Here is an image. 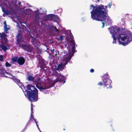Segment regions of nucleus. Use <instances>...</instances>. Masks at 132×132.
Segmentation results:
<instances>
[{
  "mask_svg": "<svg viewBox=\"0 0 132 132\" xmlns=\"http://www.w3.org/2000/svg\"><path fill=\"white\" fill-rule=\"evenodd\" d=\"M58 74L60 75V76L57 78V81L59 82H63V84L65 82V80L66 79V77H65L64 76L61 75V74L58 73Z\"/></svg>",
  "mask_w": 132,
  "mask_h": 132,
  "instance_id": "13",
  "label": "nucleus"
},
{
  "mask_svg": "<svg viewBox=\"0 0 132 132\" xmlns=\"http://www.w3.org/2000/svg\"><path fill=\"white\" fill-rule=\"evenodd\" d=\"M50 29L52 30L53 31L56 32L57 33L58 32L57 29L56 28L55 26H54L53 25H51L49 27Z\"/></svg>",
  "mask_w": 132,
  "mask_h": 132,
  "instance_id": "19",
  "label": "nucleus"
},
{
  "mask_svg": "<svg viewBox=\"0 0 132 132\" xmlns=\"http://www.w3.org/2000/svg\"><path fill=\"white\" fill-rule=\"evenodd\" d=\"M53 14H48V20L52 21Z\"/></svg>",
  "mask_w": 132,
  "mask_h": 132,
  "instance_id": "31",
  "label": "nucleus"
},
{
  "mask_svg": "<svg viewBox=\"0 0 132 132\" xmlns=\"http://www.w3.org/2000/svg\"><path fill=\"white\" fill-rule=\"evenodd\" d=\"M5 65L6 67H10L11 66V64L8 62H6L5 63Z\"/></svg>",
  "mask_w": 132,
  "mask_h": 132,
  "instance_id": "33",
  "label": "nucleus"
},
{
  "mask_svg": "<svg viewBox=\"0 0 132 132\" xmlns=\"http://www.w3.org/2000/svg\"><path fill=\"white\" fill-rule=\"evenodd\" d=\"M100 1V0H97L96 2L97 3V2H99Z\"/></svg>",
  "mask_w": 132,
  "mask_h": 132,
  "instance_id": "52",
  "label": "nucleus"
},
{
  "mask_svg": "<svg viewBox=\"0 0 132 132\" xmlns=\"http://www.w3.org/2000/svg\"><path fill=\"white\" fill-rule=\"evenodd\" d=\"M112 5V3H109L107 5V6L110 9L111 8Z\"/></svg>",
  "mask_w": 132,
  "mask_h": 132,
  "instance_id": "35",
  "label": "nucleus"
},
{
  "mask_svg": "<svg viewBox=\"0 0 132 132\" xmlns=\"http://www.w3.org/2000/svg\"><path fill=\"white\" fill-rule=\"evenodd\" d=\"M121 22H120V24L121 25H123L125 24V20L122 18L121 20Z\"/></svg>",
  "mask_w": 132,
  "mask_h": 132,
  "instance_id": "32",
  "label": "nucleus"
},
{
  "mask_svg": "<svg viewBox=\"0 0 132 132\" xmlns=\"http://www.w3.org/2000/svg\"><path fill=\"white\" fill-rule=\"evenodd\" d=\"M69 36L71 40V43L69 44L67 46V48L68 52L67 53L68 54L65 56L69 58L70 57V59H71L74 53L77 51L75 50V49L76 47H77V45L75 44V40L73 39V36L71 32H70Z\"/></svg>",
  "mask_w": 132,
  "mask_h": 132,
  "instance_id": "6",
  "label": "nucleus"
},
{
  "mask_svg": "<svg viewBox=\"0 0 132 132\" xmlns=\"http://www.w3.org/2000/svg\"><path fill=\"white\" fill-rule=\"evenodd\" d=\"M102 80L104 86L107 89H111L112 88V86L111 85V84L112 82V81L110 79L109 77L108 74H105L103 76Z\"/></svg>",
  "mask_w": 132,
  "mask_h": 132,
  "instance_id": "8",
  "label": "nucleus"
},
{
  "mask_svg": "<svg viewBox=\"0 0 132 132\" xmlns=\"http://www.w3.org/2000/svg\"><path fill=\"white\" fill-rule=\"evenodd\" d=\"M8 78H11L13 79L15 82H16L20 87H23L24 85L21 82L20 80L16 78L15 77V76H13V75L11 73L9 75Z\"/></svg>",
  "mask_w": 132,
  "mask_h": 132,
  "instance_id": "11",
  "label": "nucleus"
},
{
  "mask_svg": "<svg viewBox=\"0 0 132 132\" xmlns=\"http://www.w3.org/2000/svg\"><path fill=\"white\" fill-rule=\"evenodd\" d=\"M42 132L41 131V132Z\"/></svg>",
  "mask_w": 132,
  "mask_h": 132,
  "instance_id": "59",
  "label": "nucleus"
},
{
  "mask_svg": "<svg viewBox=\"0 0 132 132\" xmlns=\"http://www.w3.org/2000/svg\"><path fill=\"white\" fill-rule=\"evenodd\" d=\"M34 118L33 116V114H32V113H31L30 117L29 120V121H30L32 120V119H34Z\"/></svg>",
  "mask_w": 132,
  "mask_h": 132,
  "instance_id": "34",
  "label": "nucleus"
},
{
  "mask_svg": "<svg viewBox=\"0 0 132 132\" xmlns=\"http://www.w3.org/2000/svg\"><path fill=\"white\" fill-rule=\"evenodd\" d=\"M108 6H104L101 4L94 6L93 4L90 6V9L92 10L90 13L91 16L102 15L104 18L106 16V14H107L108 11L107 9Z\"/></svg>",
  "mask_w": 132,
  "mask_h": 132,
  "instance_id": "4",
  "label": "nucleus"
},
{
  "mask_svg": "<svg viewBox=\"0 0 132 132\" xmlns=\"http://www.w3.org/2000/svg\"><path fill=\"white\" fill-rule=\"evenodd\" d=\"M27 78L29 81H34V80L35 77L31 75H29L28 76Z\"/></svg>",
  "mask_w": 132,
  "mask_h": 132,
  "instance_id": "21",
  "label": "nucleus"
},
{
  "mask_svg": "<svg viewBox=\"0 0 132 132\" xmlns=\"http://www.w3.org/2000/svg\"><path fill=\"white\" fill-rule=\"evenodd\" d=\"M17 72H18V73H19V71H17Z\"/></svg>",
  "mask_w": 132,
  "mask_h": 132,
  "instance_id": "54",
  "label": "nucleus"
},
{
  "mask_svg": "<svg viewBox=\"0 0 132 132\" xmlns=\"http://www.w3.org/2000/svg\"><path fill=\"white\" fill-rule=\"evenodd\" d=\"M6 37V35L5 33L3 32L2 34L0 33V37L1 38H5Z\"/></svg>",
  "mask_w": 132,
  "mask_h": 132,
  "instance_id": "29",
  "label": "nucleus"
},
{
  "mask_svg": "<svg viewBox=\"0 0 132 132\" xmlns=\"http://www.w3.org/2000/svg\"><path fill=\"white\" fill-rule=\"evenodd\" d=\"M23 12L27 14L30 15L32 17V20L35 25L37 26H40L47 27V25L45 23L40 20V13L39 9L37 8V10L33 11L30 9H27L23 10Z\"/></svg>",
  "mask_w": 132,
  "mask_h": 132,
  "instance_id": "3",
  "label": "nucleus"
},
{
  "mask_svg": "<svg viewBox=\"0 0 132 132\" xmlns=\"http://www.w3.org/2000/svg\"><path fill=\"white\" fill-rule=\"evenodd\" d=\"M19 57L15 56L12 58V61L13 62H16L17 63Z\"/></svg>",
  "mask_w": 132,
  "mask_h": 132,
  "instance_id": "27",
  "label": "nucleus"
},
{
  "mask_svg": "<svg viewBox=\"0 0 132 132\" xmlns=\"http://www.w3.org/2000/svg\"><path fill=\"white\" fill-rule=\"evenodd\" d=\"M44 92V93L45 94H46L47 91L46 89H45L43 90V92Z\"/></svg>",
  "mask_w": 132,
  "mask_h": 132,
  "instance_id": "40",
  "label": "nucleus"
},
{
  "mask_svg": "<svg viewBox=\"0 0 132 132\" xmlns=\"http://www.w3.org/2000/svg\"><path fill=\"white\" fill-rule=\"evenodd\" d=\"M70 60V57L69 58L65 56L61 62L58 65L56 70L59 71L62 70L64 69L65 65Z\"/></svg>",
  "mask_w": 132,
  "mask_h": 132,
  "instance_id": "9",
  "label": "nucleus"
},
{
  "mask_svg": "<svg viewBox=\"0 0 132 132\" xmlns=\"http://www.w3.org/2000/svg\"><path fill=\"white\" fill-rule=\"evenodd\" d=\"M63 130H65V129H63Z\"/></svg>",
  "mask_w": 132,
  "mask_h": 132,
  "instance_id": "58",
  "label": "nucleus"
},
{
  "mask_svg": "<svg viewBox=\"0 0 132 132\" xmlns=\"http://www.w3.org/2000/svg\"><path fill=\"white\" fill-rule=\"evenodd\" d=\"M4 44H0V50H1V48L2 50L5 52L8 49L7 47Z\"/></svg>",
  "mask_w": 132,
  "mask_h": 132,
  "instance_id": "18",
  "label": "nucleus"
},
{
  "mask_svg": "<svg viewBox=\"0 0 132 132\" xmlns=\"http://www.w3.org/2000/svg\"><path fill=\"white\" fill-rule=\"evenodd\" d=\"M62 9L61 8H60V9H58L57 10V11H58V13L59 12H62Z\"/></svg>",
  "mask_w": 132,
  "mask_h": 132,
  "instance_id": "38",
  "label": "nucleus"
},
{
  "mask_svg": "<svg viewBox=\"0 0 132 132\" xmlns=\"http://www.w3.org/2000/svg\"><path fill=\"white\" fill-rule=\"evenodd\" d=\"M36 126H37V127L38 129V130H40V129H39V127H38V125Z\"/></svg>",
  "mask_w": 132,
  "mask_h": 132,
  "instance_id": "48",
  "label": "nucleus"
},
{
  "mask_svg": "<svg viewBox=\"0 0 132 132\" xmlns=\"http://www.w3.org/2000/svg\"><path fill=\"white\" fill-rule=\"evenodd\" d=\"M4 28L5 32L6 33H8V30H9V29L7 27V25L6 24V21H5L4 22Z\"/></svg>",
  "mask_w": 132,
  "mask_h": 132,
  "instance_id": "22",
  "label": "nucleus"
},
{
  "mask_svg": "<svg viewBox=\"0 0 132 132\" xmlns=\"http://www.w3.org/2000/svg\"><path fill=\"white\" fill-rule=\"evenodd\" d=\"M27 5H28V4H27Z\"/></svg>",
  "mask_w": 132,
  "mask_h": 132,
  "instance_id": "57",
  "label": "nucleus"
},
{
  "mask_svg": "<svg viewBox=\"0 0 132 132\" xmlns=\"http://www.w3.org/2000/svg\"><path fill=\"white\" fill-rule=\"evenodd\" d=\"M3 59V58L2 55H0V61H2Z\"/></svg>",
  "mask_w": 132,
  "mask_h": 132,
  "instance_id": "37",
  "label": "nucleus"
},
{
  "mask_svg": "<svg viewBox=\"0 0 132 132\" xmlns=\"http://www.w3.org/2000/svg\"><path fill=\"white\" fill-rule=\"evenodd\" d=\"M2 77H8V76H4V75H2Z\"/></svg>",
  "mask_w": 132,
  "mask_h": 132,
  "instance_id": "46",
  "label": "nucleus"
},
{
  "mask_svg": "<svg viewBox=\"0 0 132 132\" xmlns=\"http://www.w3.org/2000/svg\"><path fill=\"white\" fill-rule=\"evenodd\" d=\"M17 1L16 0H12L8 3L10 9L13 8L14 6H16Z\"/></svg>",
  "mask_w": 132,
  "mask_h": 132,
  "instance_id": "14",
  "label": "nucleus"
},
{
  "mask_svg": "<svg viewBox=\"0 0 132 132\" xmlns=\"http://www.w3.org/2000/svg\"><path fill=\"white\" fill-rule=\"evenodd\" d=\"M3 1L4 2V3H5V2L6 1V0H3ZM9 1H10L11 0H9Z\"/></svg>",
  "mask_w": 132,
  "mask_h": 132,
  "instance_id": "50",
  "label": "nucleus"
},
{
  "mask_svg": "<svg viewBox=\"0 0 132 132\" xmlns=\"http://www.w3.org/2000/svg\"><path fill=\"white\" fill-rule=\"evenodd\" d=\"M39 130L40 131V132H41V130H40H40Z\"/></svg>",
  "mask_w": 132,
  "mask_h": 132,
  "instance_id": "55",
  "label": "nucleus"
},
{
  "mask_svg": "<svg viewBox=\"0 0 132 132\" xmlns=\"http://www.w3.org/2000/svg\"><path fill=\"white\" fill-rule=\"evenodd\" d=\"M48 15L43 16V20L45 22L48 20Z\"/></svg>",
  "mask_w": 132,
  "mask_h": 132,
  "instance_id": "30",
  "label": "nucleus"
},
{
  "mask_svg": "<svg viewBox=\"0 0 132 132\" xmlns=\"http://www.w3.org/2000/svg\"><path fill=\"white\" fill-rule=\"evenodd\" d=\"M63 37L61 35L60 37V39L62 41L63 40Z\"/></svg>",
  "mask_w": 132,
  "mask_h": 132,
  "instance_id": "39",
  "label": "nucleus"
},
{
  "mask_svg": "<svg viewBox=\"0 0 132 132\" xmlns=\"http://www.w3.org/2000/svg\"><path fill=\"white\" fill-rule=\"evenodd\" d=\"M34 82L36 85V87L39 89L41 92H43V90L45 89H46L53 87L55 83V82H53L52 83L51 85L48 87L46 86L42 87L41 86L42 82L41 78L38 77L36 78L35 79L34 78Z\"/></svg>",
  "mask_w": 132,
  "mask_h": 132,
  "instance_id": "7",
  "label": "nucleus"
},
{
  "mask_svg": "<svg viewBox=\"0 0 132 132\" xmlns=\"http://www.w3.org/2000/svg\"><path fill=\"white\" fill-rule=\"evenodd\" d=\"M23 91L24 95L31 102H36L38 100V92L37 89L34 86L28 84L24 86Z\"/></svg>",
  "mask_w": 132,
  "mask_h": 132,
  "instance_id": "2",
  "label": "nucleus"
},
{
  "mask_svg": "<svg viewBox=\"0 0 132 132\" xmlns=\"http://www.w3.org/2000/svg\"><path fill=\"white\" fill-rule=\"evenodd\" d=\"M94 69H92L90 70V72H91L93 73L94 72Z\"/></svg>",
  "mask_w": 132,
  "mask_h": 132,
  "instance_id": "41",
  "label": "nucleus"
},
{
  "mask_svg": "<svg viewBox=\"0 0 132 132\" xmlns=\"http://www.w3.org/2000/svg\"><path fill=\"white\" fill-rule=\"evenodd\" d=\"M56 55H57L56 54H55V56H56Z\"/></svg>",
  "mask_w": 132,
  "mask_h": 132,
  "instance_id": "56",
  "label": "nucleus"
},
{
  "mask_svg": "<svg viewBox=\"0 0 132 132\" xmlns=\"http://www.w3.org/2000/svg\"><path fill=\"white\" fill-rule=\"evenodd\" d=\"M7 6V4L6 3H0V6L2 9L3 12L6 14L9 15L10 14V12L5 8V7H6Z\"/></svg>",
  "mask_w": 132,
  "mask_h": 132,
  "instance_id": "12",
  "label": "nucleus"
},
{
  "mask_svg": "<svg viewBox=\"0 0 132 132\" xmlns=\"http://www.w3.org/2000/svg\"><path fill=\"white\" fill-rule=\"evenodd\" d=\"M46 65H45L43 67H41L40 68L41 69L40 71H43L48 69V67L47 66H46Z\"/></svg>",
  "mask_w": 132,
  "mask_h": 132,
  "instance_id": "26",
  "label": "nucleus"
},
{
  "mask_svg": "<svg viewBox=\"0 0 132 132\" xmlns=\"http://www.w3.org/2000/svg\"><path fill=\"white\" fill-rule=\"evenodd\" d=\"M97 85L99 86H102L103 85V84L102 82L101 81L98 82V84H97Z\"/></svg>",
  "mask_w": 132,
  "mask_h": 132,
  "instance_id": "36",
  "label": "nucleus"
},
{
  "mask_svg": "<svg viewBox=\"0 0 132 132\" xmlns=\"http://www.w3.org/2000/svg\"><path fill=\"white\" fill-rule=\"evenodd\" d=\"M23 41V39L21 36V35L20 34H19L16 36V42L17 44L19 45L20 46V45H21V43Z\"/></svg>",
  "mask_w": 132,
  "mask_h": 132,
  "instance_id": "16",
  "label": "nucleus"
},
{
  "mask_svg": "<svg viewBox=\"0 0 132 132\" xmlns=\"http://www.w3.org/2000/svg\"><path fill=\"white\" fill-rule=\"evenodd\" d=\"M32 40H31V43L33 45H36V42H37V39L35 38H34L32 36Z\"/></svg>",
  "mask_w": 132,
  "mask_h": 132,
  "instance_id": "25",
  "label": "nucleus"
},
{
  "mask_svg": "<svg viewBox=\"0 0 132 132\" xmlns=\"http://www.w3.org/2000/svg\"><path fill=\"white\" fill-rule=\"evenodd\" d=\"M38 123V121H36V122L35 123H36V126H37V125H38V124H37Z\"/></svg>",
  "mask_w": 132,
  "mask_h": 132,
  "instance_id": "47",
  "label": "nucleus"
},
{
  "mask_svg": "<svg viewBox=\"0 0 132 132\" xmlns=\"http://www.w3.org/2000/svg\"><path fill=\"white\" fill-rule=\"evenodd\" d=\"M58 18L59 17L57 15L53 14L52 21H53L54 22H56L57 21Z\"/></svg>",
  "mask_w": 132,
  "mask_h": 132,
  "instance_id": "24",
  "label": "nucleus"
},
{
  "mask_svg": "<svg viewBox=\"0 0 132 132\" xmlns=\"http://www.w3.org/2000/svg\"><path fill=\"white\" fill-rule=\"evenodd\" d=\"M7 39L6 37L1 38V44H6L7 43Z\"/></svg>",
  "mask_w": 132,
  "mask_h": 132,
  "instance_id": "23",
  "label": "nucleus"
},
{
  "mask_svg": "<svg viewBox=\"0 0 132 132\" xmlns=\"http://www.w3.org/2000/svg\"><path fill=\"white\" fill-rule=\"evenodd\" d=\"M3 16H4V14H3Z\"/></svg>",
  "mask_w": 132,
  "mask_h": 132,
  "instance_id": "53",
  "label": "nucleus"
},
{
  "mask_svg": "<svg viewBox=\"0 0 132 132\" xmlns=\"http://www.w3.org/2000/svg\"><path fill=\"white\" fill-rule=\"evenodd\" d=\"M31 105H32V104H31ZM33 108L31 106V113H32V114H33Z\"/></svg>",
  "mask_w": 132,
  "mask_h": 132,
  "instance_id": "42",
  "label": "nucleus"
},
{
  "mask_svg": "<svg viewBox=\"0 0 132 132\" xmlns=\"http://www.w3.org/2000/svg\"><path fill=\"white\" fill-rule=\"evenodd\" d=\"M18 4L19 5V7H20L21 6V2H20L18 1Z\"/></svg>",
  "mask_w": 132,
  "mask_h": 132,
  "instance_id": "44",
  "label": "nucleus"
},
{
  "mask_svg": "<svg viewBox=\"0 0 132 132\" xmlns=\"http://www.w3.org/2000/svg\"><path fill=\"white\" fill-rule=\"evenodd\" d=\"M26 128H25V127L23 129V130H22V131L21 132L25 130Z\"/></svg>",
  "mask_w": 132,
  "mask_h": 132,
  "instance_id": "49",
  "label": "nucleus"
},
{
  "mask_svg": "<svg viewBox=\"0 0 132 132\" xmlns=\"http://www.w3.org/2000/svg\"><path fill=\"white\" fill-rule=\"evenodd\" d=\"M25 59L23 57H19L17 63L20 65H22L25 63Z\"/></svg>",
  "mask_w": 132,
  "mask_h": 132,
  "instance_id": "17",
  "label": "nucleus"
},
{
  "mask_svg": "<svg viewBox=\"0 0 132 132\" xmlns=\"http://www.w3.org/2000/svg\"><path fill=\"white\" fill-rule=\"evenodd\" d=\"M20 47L28 52H31L33 50L32 47L29 44L22 43L21 45H20Z\"/></svg>",
  "mask_w": 132,
  "mask_h": 132,
  "instance_id": "10",
  "label": "nucleus"
},
{
  "mask_svg": "<svg viewBox=\"0 0 132 132\" xmlns=\"http://www.w3.org/2000/svg\"><path fill=\"white\" fill-rule=\"evenodd\" d=\"M34 121H35V122H36V120L35 119V118H34V119H33Z\"/></svg>",
  "mask_w": 132,
  "mask_h": 132,
  "instance_id": "51",
  "label": "nucleus"
},
{
  "mask_svg": "<svg viewBox=\"0 0 132 132\" xmlns=\"http://www.w3.org/2000/svg\"><path fill=\"white\" fill-rule=\"evenodd\" d=\"M48 63L47 61H45L43 59H40L39 60V64L38 65V67H40V68L41 67H43L45 65H46Z\"/></svg>",
  "mask_w": 132,
  "mask_h": 132,
  "instance_id": "15",
  "label": "nucleus"
},
{
  "mask_svg": "<svg viewBox=\"0 0 132 132\" xmlns=\"http://www.w3.org/2000/svg\"><path fill=\"white\" fill-rule=\"evenodd\" d=\"M108 29L112 35L113 39V43H116L117 39L119 44L125 46L132 41V34L129 30L122 32L121 30H123V28H120L116 26L111 27Z\"/></svg>",
  "mask_w": 132,
  "mask_h": 132,
  "instance_id": "1",
  "label": "nucleus"
},
{
  "mask_svg": "<svg viewBox=\"0 0 132 132\" xmlns=\"http://www.w3.org/2000/svg\"><path fill=\"white\" fill-rule=\"evenodd\" d=\"M5 73H6V74H7L8 75H9V74L10 73L6 71H5Z\"/></svg>",
  "mask_w": 132,
  "mask_h": 132,
  "instance_id": "43",
  "label": "nucleus"
},
{
  "mask_svg": "<svg viewBox=\"0 0 132 132\" xmlns=\"http://www.w3.org/2000/svg\"><path fill=\"white\" fill-rule=\"evenodd\" d=\"M108 14H106V16L103 17L101 15H99L98 16L97 15L91 16V18L93 20L96 21H102V28H103L105 23L106 25L110 26L111 25L112 23V21L110 17L108 15Z\"/></svg>",
  "mask_w": 132,
  "mask_h": 132,
  "instance_id": "5",
  "label": "nucleus"
},
{
  "mask_svg": "<svg viewBox=\"0 0 132 132\" xmlns=\"http://www.w3.org/2000/svg\"><path fill=\"white\" fill-rule=\"evenodd\" d=\"M54 49L52 50L50 48L47 47V50H45V51L47 52L48 53L51 54L53 53L54 54Z\"/></svg>",
  "mask_w": 132,
  "mask_h": 132,
  "instance_id": "20",
  "label": "nucleus"
},
{
  "mask_svg": "<svg viewBox=\"0 0 132 132\" xmlns=\"http://www.w3.org/2000/svg\"><path fill=\"white\" fill-rule=\"evenodd\" d=\"M29 121H28V122L27 123L26 126H25V128H26L27 126V125H28V124L29 123Z\"/></svg>",
  "mask_w": 132,
  "mask_h": 132,
  "instance_id": "45",
  "label": "nucleus"
},
{
  "mask_svg": "<svg viewBox=\"0 0 132 132\" xmlns=\"http://www.w3.org/2000/svg\"><path fill=\"white\" fill-rule=\"evenodd\" d=\"M5 70L3 68H1L0 69V73L2 75H4Z\"/></svg>",
  "mask_w": 132,
  "mask_h": 132,
  "instance_id": "28",
  "label": "nucleus"
}]
</instances>
